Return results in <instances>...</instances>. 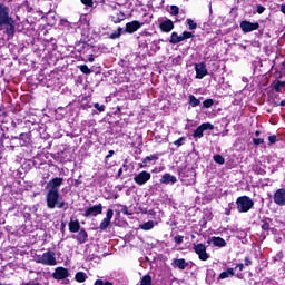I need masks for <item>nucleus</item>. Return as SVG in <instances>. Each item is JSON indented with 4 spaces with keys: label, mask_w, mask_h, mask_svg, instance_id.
I'll list each match as a JSON object with an SVG mask.
<instances>
[{
    "label": "nucleus",
    "mask_w": 285,
    "mask_h": 285,
    "mask_svg": "<svg viewBox=\"0 0 285 285\" xmlns=\"http://www.w3.org/2000/svg\"><path fill=\"white\" fill-rule=\"evenodd\" d=\"M89 61H90V63H92V61H95V58L90 57Z\"/></svg>",
    "instance_id": "6e6d98bb"
},
{
    "label": "nucleus",
    "mask_w": 285,
    "mask_h": 285,
    "mask_svg": "<svg viewBox=\"0 0 285 285\" xmlns=\"http://www.w3.org/2000/svg\"><path fill=\"white\" fill-rule=\"evenodd\" d=\"M61 184H63V178H53L47 184V189L59 193V186H61Z\"/></svg>",
    "instance_id": "9b49d317"
},
{
    "label": "nucleus",
    "mask_w": 285,
    "mask_h": 285,
    "mask_svg": "<svg viewBox=\"0 0 285 285\" xmlns=\"http://www.w3.org/2000/svg\"><path fill=\"white\" fill-rule=\"evenodd\" d=\"M139 168H146V164H144V160L139 164Z\"/></svg>",
    "instance_id": "5fc2aeb1"
},
{
    "label": "nucleus",
    "mask_w": 285,
    "mask_h": 285,
    "mask_svg": "<svg viewBox=\"0 0 285 285\" xmlns=\"http://www.w3.org/2000/svg\"><path fill=\"white\" fill-rule=\"evenodd\" d=\"M160 184H177V177L170 174H165L160 178Z\"/></svg>",
    "instance_id": "f3484780"
},
{
    "label": "nucleus",
    "mask_w": 285,
    "mask_h": 285,
    "mask_svg": "<svg viewBox=\"0 0 285 285\" xmlns=\"http://www.w3.org/2000/svg\"><path fill=\"white\" fill-rule=\"evenodd\" d=\"M153 159H155V156H147V157L144 159V164H147V161H153Z\"/></svg>",
    "instance_id": "a18cd8bd"
},
{
    "label": "nucleus",
    "mask_w": 285,
    "mask_h": 285,
    "mask_svg": "<svg viewBox=\"0 0 285 285\" xmlns=\"http://www.w3.org/2000/svg\"><path fill=\"white\" fill-rule=\"evenodd\" d=\"M119 175H121V169H119Z\"/></svg>",
    "instance_id": "052dcab7"
},
{
    "label": "nucleus",
    "mask_w": 285,
    "mask_h": 285,
    "mask_svg": "<svg viewBox=\"0 0 285 285\" xmlns=\"http://www.w3.org/2000/svg\"><path fill=\"white\" fill-rule=\"evenodd\" d=\"M139 28H141V23L135 20L126 24V32H128L129 35H132V32H137Z\"/></svg>",
    "instance_id": "2eb2a0df"
},
{
    "label": "nucleus",
    "mask_w": 285,
    "mask_h": 285,
    "mask_svg": "<svg viewBox=\"0 0 285 285\" xmlns=\"http://www.w3.org/2000/svg\"><path fill=\"white\" fill-rule=\"evenodd\" d=\"M189 104L193 106V108H196V106L199 104V99H196L195 96H189Z\"/></svg>",
    "instance_id": "c85d7f7f"
},
{
    "label": "nucleus",
    "mask_w": 285,
    "mask_h": 285,
    "mask_svg": "<svg viewBox=\"0 0 285 285\" xmlns=\"http://www.w3.org/2000/svg\"><path fill=\"white\" fill-rule=\"evenodd\" d=\"M140 285H153V278L150 277V275L144 276Z\"/></svg>",
    "instance_id": "bb28decb"
},
{
    "label": "nucleus",
    "mask_w": 285,
    "mask_h": 285,
    "mask_svg": "<svg viewBox=\"0 0 285 285\" xmlns=\"http://www.w3.org/2000/svg\"><path fill=\"white\" fill-rule=\"evenodd\" d=\"M170 14H174V17H177V14H179V7L171 6L170 7Z\"/></svg>",
    "instance_id": "c9c22d12"
},
{
    "label": "nucleus",
    "mask_w": 285,
    "mask_h": 285,
    "mask_svg": "<svg viewBox=\"0 0 285 285\" xmlns=\"http://www.w3.org/2000/svg\"><path fill=\"white\" fill-rule=\"evenodd\" d=\"M174 242H176V244H181V242H184V236H179V235L175 236Z\"/></svg>",
    "instance_id": "58836bf2"
},
{
    "label": "nucleus",
    "mask_w": 285,
    "mask_h": 285,
    "mask_svg": "<svg viewBox=\"0 0 285 285\" xmlns=\"http://www.w3.org/2000/svg\"><path fill=\"white\" fill-rule=\"evenodd\" d=\"M95 285H104V281L97 279V281L95 282Z\"/></svg>",
    "instance_id": "603ef678"
},
{
    "label": "nucleus",
    "mask_w": 285,
    "mask_h": 285,
    "mask_svg": "<svg viewBox=\"0 0 285 285\" xmlns=\"http://www.w3.org/2000/svg\"><path fill=\"white\" fill-rule=\"evenodd\" d=\"M191 37H193V33L189 31H184L181 35L183 41H186V39H191Z\"/></svg>",
    "instance_id": "e433bc0d"
},
{
    "label": "nucleus",
    "mask_w": 285,
    "mask_h": 285,
    "mask_svg": "<svg viewBox=\"0 0 285 285\" xmlns=\"http://www.w3.org/2000/svg\"><path fill=\"white\" fill-rule=\"evenodd\" d=\"M235 275L234 268H228L227 271L219 274L218 279H228V277H233Z\"/></svg>",
    "instance_id": "4be33fe9"
},
{
    "label": "nucleus",
    "mask_w": 285,
    "mask_h": 285,
    "mask_svg": "<svg viewBox=\"0 0 285 285\" xmlns=\"http://www.w3.org/2000/svg\"><path fill=\"white\" fill-rule=\"evenodd\" d=\"M194 250L202 262H207L210 258V255L206 253V245L204 244L194 245Z\"/></svg>",
    "instance_id": "39448f33"
},
{
    "label": "nucleus",
    "mask_w": 285,
    "mask_h": 285,
    "mask_svg": "<svg viewBox=\"0 0 285 285\" xmlns=\"http://www.w3.org/2000/svg\"><path fill=\"white\" fill-rule=\"evenodd\" d=\"M240 30L243 32H253V30H259V23L257 22H250V21H242L240 22Z\"/></svg>",
    "instance_id": "1a4fd4ad"
},
{
    "label": "nucleus",
    "mask_w": 285,
    "mask_h": 285,
    "mask_svg": "<svg viewBox=\"0 0 285 285\" xmlns=\"http://www.w3.org/2000/svg\"><path fill=\"white\" fill-rule=\"evenodd\" d=\"M205 130H215V126L210 122H204L195 131H194V137L197 139H202L204 137V131Z\"/></svg>",
    "instance_id": "0eeeda50"
},
{
    "label": "nucleus",
    "mask_w": 285,
    "mask_h": 285,
    "mask_svg": "<svg viewBox=\"0 0 285 285\" xmlns=\"http://www.w3.org/2000/svg\"><path fill=\"white\" fill-rule=\"evenodd\" d=\"M124 19H126V14H124V12H121V11H118L111 16V21L114 23H121V21H124Z\"/></svg>",
    "instance_id": "aec40b11"
},
{
    "label": "nucleus",
    "mask_w": 285,
    "mask_h": 285,
    "mask_svg": "<svg viewBox=\"0 0 285 285\" xmlns=\"http://www.w3.org/2000/svg\"><path fill=\"white\" fill-rule=\"evenodd\" d=\"M250 264H253V261H250V258L246 257L245 258V266H250Z\"/></svg>",
    "instance_id": "de8ad7c7"
},
{
    "label": "nucleus",
    "mask_w": 285,
    "mask_h": 285,
    "mask_svg": "<svg viewBox=\"0 0 285 285\" xmlns=\"http://www.w3.org/2000/svg\"><path fill=\"white\" fill-rule=\"evenodd\" d=\"M76 239L79 242V244H86L88 242V232H86V229H80L76 236Z\"/></svg>",
    "instance_id": "6ab92c4d"
},
{
    "label": "nucleus",
    "mask_w": 285,
    "mask_h": 285,
    "mask_svg": "<svg viewBox=\"0 0 285 285\" xmlns=\"http://www.w3.org/2000/svg\"><path fill=\"white\" fill-rule=\"evenodd\" d=\"M285 83L282 82V81H277L275 85H274V88L276 90V92H282V88H284Z\"/></svg>",
    "instance_id": "473e14b6"
},
{
    "label": "nucleus",
    "mask_w": 285,
    "mask_h": 285,
    "mask_svg": "<svg viewBox=\"0 0 285 285\" xmlns=\"http://www.w3.org/2000/svg\"><path fill=\"white\" fill-rule=\"evenodd\" d=\"M29 285H41V284H39V283H33V284H29Z\"/></svg>",
    "instance_id": "13d9d810"
},
{
    "label": "nucleus",
    "mask_w": 285,
    "mask_h": 285,
    "mask_svg": "<svg viewBox=\"0 0 285 285\" xmlns=\"http://www.w3.org/2000/svg\"><path fill=\"white\" fill-rule=\"evenodd\" d=\"M226 215H230V210H227V212H226Z\"/></svg>",
    "instance_id": "bf43d9fd"
},
{
    "label": "nucleus",
    "mask_w": 285,
    "mask_h": 285,
    "mask_svg": "<svg viewBox=\"0 0 285 285\" xmlns=\"http://www.w3.org/2000/svg\"><path fill=\"white\" fill-rule=\"evenodd\" d=\"M19 139L23 141L22 146H26L28 141H30V138L28 137V134H20Z\"/></svg>",
    "instance_id": "c756f323"
},
{
    "label": "nucleus",
    "mask_w": 285,
    "mask_h": 285,
    "mask_svg": "<svg viewBox=\"0 0 285 285\" xmlns=\"http://www.w3.org/2000/svg\"><path fill=\"white\" fill-rule=\"evenodd\" d=\"M37 264H42L43 266H57V257H55V252H47L42 255L36 257Z\"/></svg>",
    "instance_id": "7ed1b4c3"
},
{
    "label": "nucleus",
    "mask_w": 285,
    "mask_h": 285,
    "mask_svg": "<svg viewBox=\"0 0 285 285\" xmlns=\"http://www.w3.org/2000/svg\"><path fill=\"white\" fill-rule=\"evenodd\" d=\"M214 161H216V164L224 165L225 161H226V159H224V158L222 157V155H215V156H214Z\"/></svg>",
    "instance_id": "2f4dec72"
},
{
    "label": "nucleus",
    "mask_w": 285,
    "mask_h": 285,
    "mask_svg": "<svg viewBox=\"0 0 285 285\" xmlns=\"http://www.w3.org/2000/svg\"><path fill=\"white\" fill-rule=\"evenodd\" d=\"M173 28H175V24L171 20H165L160 23V30H163V32H170Z\"/></svg>",
    "instance_id": "a211bd4d"
},
{
    "label": "nucleus",
    "mask_w": 285,
    "mask_h": 285,
    "mask_svg": "<svg viewBox=\"0 0 285 285\" xmlns=\"http://www.w3.org/2000/svg\"><path fill=\"white\" fill-rule=\"evenodd\" d=\"M210 106H213V100L212 99H207L204 101V107L205 108H210Z\"/></svg>",
    "instance_id": "a19ab883"
},
{
    "label": "nucleus",
    "mask_w": 285,
    "mask_h": 285,
    "mask_svg": "<svg viewBox=\"0 0 285 285\" xmlns=\"http://www.w3.org/2000/svg\"><path fill=\"white\" fill-rule=\"evenodd\" d=\"M79 70H81L83 72V75H90L92 72L90 70V68H88V66H86V65L80 66Z\"/></svg>",
    "instance_id": "72a5a7b5"
},
{
    "label": "nucleus",
    "mask_w": 285,
    "mask_h": 285,
    "mask_svg": "<svg viewBox=\"0 0 285 285\" xmlns=\"http://www.w3.org/2000/svg\"><path fill=\"white\" fill-rule=\"evenodd\" d=\"M14 18L10 14V8L0 4V30H4L8 37H14Z\"/></svg>",
    "instance_id": "f257e3e1"
},
{
    "label": "nucleus",
    "mask_w": 285,
    "mask_h": 285,
    "mask_svg": "<svg viewBox=\"0 0 285 285\" xmlns=\"http://www.w3.org/2000/svg\"><path fill=\"white\" fill-rule=\"evenodd\" d=\"M83 6H88L89 8H92V0H80Z\"/></svg>",
    "instance_id": "ea45409f"
},
{
    "label": "nucleus",
    "mask_w": 285,
    "mask_h": 285,
    "mask_svg": "<svg viewBox=\"0 0 285 285\" xmlns=\"http://www.w3.org/2000/svg\"><path fill=\"white\" fill-rule=\"evenodd\" d=\"M112 155H115V150H109L108 155L106 156V159H110V157H112Z\"/></svg>",
    "instance_id": "8fccbe9b"
},
{
    "label": "nucleus",
    "mask_w": 285,
    "mask_h": 285,
    "mask_svg": "<svg viewBox=\"0 0 285 285\" xmlns=\"http://www.w3.org/2000/svg\"><path fill=\"white\" fill-rule=\"evenodd\" d=\"M104 213V205L98 204L94 205L85 210V217H97V215H101Z\"/></svg>",
    "instance_id": "423d86ee"
},
{
    "label": "nucleus",
    "mask_w": 285,
    "mask_h": 285,
    "mask_svg": "<svg viewBox=\"0 0 285 285\" xmlns=\"http://www.w3.org/2000/svg\"><path fill=\"white\" fill-rule=\"evenodd\" d=\"M256 135H259V131H257Z\"/></svg>",
    "instance_id": "680f3d73"
},
{
    "label": "nucleus",
    "mask_w": 285,
    "mask_h": 285,
    "mask_svg": "<svg viewBox=\"0 0 285 285\" xmlns=\"http://www.w3.org/2000/svg\"><path fill=\"white\" fill-rule=\"evenodd\" d=\"M169 41L170 43H181V41H184V38H181V35L179 36V33L173 32Z\"/></svg>",
    "instance_id": "5701e85b"
},
{
    "label": "nucleus",
    "mask_w": 285,
    "mask_h": 285,
    "mask_svg": "<svg viewBox=\"0 0 285 285\" xmlns=\"http://www.w3.org/2000/svg\"><path fill=\"white\" fill-rule=\"evenodd\" d=\"M236 206L238 213H248V210L255 206V202L248 196H240L236 200Z\"/></svg>",
    "instance_id": "f03ea898"
},
{
    "label": "nucleus",
    "mask_w": 285,
    "mask_h": 285,
    "mask_svg": "<svg viewBox=\"0 0 285 285\" xmlns=\"http://www.w3.org/2000/svg\"><path fill=\"white\" fill-rule=\"evenodd\" d=\"M150 173L148 171H141L138 175L134 177V181L138 184V186H144L147 181H150Z\"/></svg>",
    "instance_id": "6e6552de"
},
{
    "label": "nucleus",
    "mask_w": 285,
    "mask_h": 285,
    "mask_svg": "<svg viewBox=\"0 0 285 285\" xmlns=\"http://www.w3.org/2000/svg\"><path fill=\"white\" fill-rule=\"evenodd\" d=\"M236 268H238L239 271H244V264H242V263L237 264Z\"/></svg>",
    "instance_id": "3c124183"
},
{
    "label": "nucleus",
    "mask_w": 285,
    "mask_h": 285,
    "mask_svg": "<svg viewBox=\"0 0 285 285\" xmlns=\"http://www.w3.org/2000/svg\"><path fill=\"white\" fill-rule=\"evenodd\" d=\"M171 266L174 268H179L180 271H185L188 264L186 263V259L184 258H175L171 263Z\"/></svg>",
    "instance_id": "dca6fc26"
},
{
    "label": "nucleus",
    "mask_w": 285,
    "mask_h": 285,
    "mask_svg": "<svg viewBox=\"0 0 285 285\" xmlns=\"http://www.w3.org/2000/svg\"><path fill=\"white\" fill-rule=\"evenodd\" d=\"M94 107H95L96 110H98L99 112H104V110H106V106L99 105V102H96V104L94 105Z\"/></svg>",
    "instance_id": "4c0bfd02"
},
{
    "label": "nucleus",
    "mask_w": 285,
    "mask_h": 285,
    "mask_svg": "<svg viewBox=\"0 0 285 285\" xmlns=\"http://www.w3.org/2000/svg\"><path fill=\"white\" fill-rule=\"evenodd\" d=\"M80 229H81V225L79 224V220H70L69 223L70 233H79Z\"/></svg>",
    "instance_id": "412c9836"
},
{
    "label": "nucleus",
    "mask_w": 285,
    "mask_h": 285,
    "mask_svg": "<svg viewBox=\"0 0 285 285\" xmlns=\"http://www.w3.org/2000/svg\"><path fill=\"white\" fill-rule=\"evenodd\" d=\"M155 227V223L153 220H149L147 223H144L142 225H140V228L142 230H151V228Z\"/></svg>",
    "instance_id": "a878e982"
},
{
    "label": "nucleus",
    "mask_w": 285,
    "mask_h": 285,
    "mask_svg": "<svg viewBox=\"0 0 285 285\" xmlns=\"http://www.w3.org/2000/svg\"><path fill=\"white\" fill-rule=\"evenodd\" d=\"M268 141H269V144H276V141H277V136H275V135L269 136V137H268Z\"/></svg>",
    "instance_id": "79ce46f5"
},
{
    "label": "nucleus",
    "mask_w": 285,
    "mask_h": 285,
    "mask_svg": "<svg viewBox=\"0 0 285 285\" xmlns=\"http://www.w3.org/2000/svg\"><path fill=\"white\" fill-rule=\"evenodd\" d=\"M274 202L277 206H285V189H278L274 194Z\"/></svg>",
    "instance_id": "ddd939ff"
},
{
    "label": "nucleus",
    "mask_w": 285,
    "mask_h": 285,
    "mask_svg": "<svg viewBox=\"0 0 285 285\" xmlns=\"http://www.w3.org/2000/svg\"><path fill=\"white\" fill-rule=\"evenodd\" d=\"M271 228V219H266L262 224V229L263 230H268Z\"/></svg>",
    "instance_id": "f704fd0d"
},
{
    "label": "nucleus",
    "mask_w": 285,
    "mask_h": 285,
    "mask_svg": "<svg viewBox=\"0 0 285 285\" xmlns=\"http://www.w3.org/2000/svg\"><path fill=\"white\" fill-rule=\"evenodd\" d=\"M187 26L189 28V30H197V24L195 23V21L193 19H187Z\"/></svg>",
    "instance_id": "cd10ccee"
},
{
    "label": "nucleus",
    "mask_w": 285,
    "mask_h": 285,
    "mask_svg": "<svg viewBox=\"0 0 285 285\" xmlns=\"http://www.w3.org/2000/svg\"><path fill=\"white\" fill-rule=\"evenodd\" d=\"M266 10V8H264L263 6H258L257 7V12L258 14H264V11Z\"/></svg>",
    "instance_id": "c03bdc74"
},
{
    "label": "nucleus",
    "mask_w": 285,
    "mask_h": 285,
    "mask_svg": "<svg viewBox=\"0 0 285 285\" xmlns=\"http://www.w3.org/2000/svg\"><path fill=\"white\" fill-rule=\"evenodd\" d=\"M121 28H118V30L109 36V39H119L121 37Z\"/></svg>",
    "instance_id": "7c9ffc66"
},
{
    "label": "nucleus",
    "mask_w": 285,
    "mask_h": 285,
    "mask_svg": "<svg viewBox=\"0 0 285 285\" xmlns=\"http://www.w3.org/2000/svg\"><path fill=\"white\" fill-rule=\"evenodd\" d=\"M181 141H184V138H179L174 142L175 146H181Z\"/></svg>",
    "instance_id": "09e8293b"
},
{
    "label": "nucleus",
    "mask_w": 285,
    "mask_h": 285,
    "mask_svg": "<svg viewBox=\"0 0 285 285\" xmlns=\"http://www.w3.org/2000/svg\"><path fill=\"white\" fill-rule=\"evenodd\" d=\"M115 215V212L112 209H108L106 214V218L102 219L100 223L99 229L106 230L108 226H110V222L112 220V216Z\"/></svg>",
    "instance_id": "9d476101"
},
{
    "label": "nucleus",
    "mask_w": 285,
    "mask_h": 285,
    "mask_svg": "<svg viewBox=\"0 0 285 285\" xmlns=\"http://www.w3.org/2000/svg\"><path fill=\"white\" fill-rule=\"evenodd\" d=\"M212 242L214 246H219V247L226 246V240H224V238L222 237H213Z\"/></svg>",
    "instance_id": "393cba45"
},
{
    "label": "nucleus",
    "mask_w": 285,
    "mask_h": 285,
    "mask_svg": "<svg viewBox=\"0 0 285 285\" xmlns=\"http://www.w3.org/2000/svg\"><path fill=\"white\" fill-rule=\"evenodd\" d=\"M281 12H283V14H285V4H283V6L281 7Z\"/></svg>",
    "instance_id": "864d4df0"
},
{
    "label": "nucleus",
    "mask_w": 285,
    "mask_h": 285,
    "mask_svg": "<svg viewBox=\"0 0 285 285\" xmlns=\"http://www.w3.org/2000/svg\"><path fill=\"white\" fill-rule=\"evenodd\" d=\"M195 70H196V79H204V77L208 75V70L206 69V65L204 63H197L195 66Z\"/></svg>",
    "instance_id": "f8f14e48"
},
{
    "label": "nucleus",
    "mask_w": 285,
    "mask_h": 285,
    "mask_svg": "<svg viewBox=\"0 0 285 285\" xmlns=\"http://www.w3.org/2000/svg\"><path fill=\"white\" fill-rule=\"evenodd\" d=\"M255 146H259V144H264V139L262 138H254Z\"/></svg>",
    "instance_id": "37998d69"
},
{
    "label": "nucleus",
    "mask_w": 285,
    "mask_h": 285,
    "mask_svg": "<svg viewBox=\"0 0 285 285\" xmlns=\"http://www.w3.org/2000/svg\"><path fill=\"white\" fill-rule=\"evenodd\" d=\"M47 206L51 210L57 208V204L59 202V191L48 190L46 195Z\"/></svg>",
    "instance_id": "20e7f679"
},
{
    "label": "nucleus",
    "mask_w": 285,
    "mask_h": 285,
    "mask_svg": "<svg viewBox=\"0 0 285 285\" xmlns=\"http://www.w3.org/2000/svg\"><path fill=\"white\" fill-rule=\"evenodd\" d=\"M69 275H70V273L68 272L67 268L57 267L53 273V278L55 279H66V277H69Z\"/></svg>",
    "instance_id": "4468645a"
},
{
    "label": "nucleus",
    "mask_w": 285,
    "mask_h": 285,
    "mask_svg": "<svg viewBox=\"0 0 285 285\" xmlns=\"http://www.w3.org/2000/svg\"><path fill=\"white\" fill-rule=\"evenodd\" d=\"M76 282H79L80 284H83L86 279H88V275L83 272H78L75 276Z\"/></svg>",
    "instance_id": "b1692460"
},
{
    "label": "nucleus",
    "mask_w": 285,
    "mask_h": 285,
    "mask_svg": "<svg viewBox=\"0 0 285 285\" xmlns=\"http://www.w3.org/2000/svg\"><path fill=\"white\" fill-rule=\"evenodd\" d=\"M57 208H63V206H66V203L65 202H59L57 203Z\"/></svg>",
    "instance_id": "49530a36"
},
{
    "label": "nucleus",
    "mask_w": 285,
    "mask_h": 285,
    "mask_svg": "<svg viewBox=\"0 0 285 285\" xmlns=\"http://www.w3.org/2000/svg\"><path fill=\"white\" fill-rule=\"evenodd\" d=\"M104 285H112V283L106 282V283H104Z\"/></svg>",
    "instance_id": "4d7b16f0"
}]
</instances>
